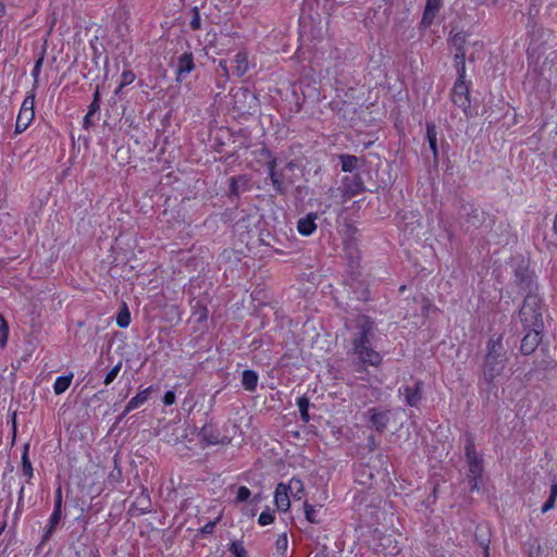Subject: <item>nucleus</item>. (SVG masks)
Instances as JSON below:
<instances>
[{
    "label": "nucleus",
    "instance_id": "1",
    "mask_svg": "<svg viewBox=\"0 0 557 557\" xmlns=\"http://www.w3.org/2000/svg\"><path fill=\"white\" fill-rule=\"evenodd\" d=\"M503 334L494 335L486 343L481 380L487 385V392L495 387V379L503 374L509 360L508 350L503 344Z\"/></svg>",
    "mask_w": 557,
    "mask_h": 557
},
{
    "label": "nucleus",
    "instance_id": "2",
    "mask_svg": "<svg viewBox=\"0 0 557 557\" xmlns=\"http://www.w3.org/2000/svg\"><path fill=\"white\" fill-rule=\"evenodd\" d=\"M513 273V283L525 295H539L537 276L530 268V260L523 256L513 257L510 261Z\"/></svg>",
    "mask_w": 557,
    "mask_h": 557
},
{
    "label": "nucleus",
    "instance_id": "3",
    "mask_svg": "<svg viewBox=\"0 0 557 557\" xmlns=\"http://www.w3.org/2000/svg\"><path fill=\"white\" fill-rule=\"evenodd\" d=\"M527 27L528 36L530 38L528 47L529 53H537V58H540L547 49L555 47L557 36L550 29L539 25L533 17H529Z\"/></svg>",
    "mask_w": 557,
    "mask_h": 557
},
{
    "label": "nucleus",
    "instance_id": "4",
    "mask_svg": "<svg viewBox=\"0 0 557 557\" xmlns=\"http://www.w3.org/2000/svg\"><path fill=\"white\" fill-rule=\"evenodd\" d=\"M519 318L527 330H543V299L540 295H525L519 310Z\"/></svg>",
    "mask_w": 557,
    "mask_h": 557
},
{
    "label": "nucleus",
    "instance_id": "5",
    "mask_svg": "<svg viewBox=\"0 0 557 557\" xmlns=\"http://www.w3.org/2000/svg\"><path fill=\"white\" fill-rule=\"evenodd\" d=\"M344 290L347 295L346 310H359V305L370 299L369 283L360 276V274L351 273L345 280Z\"/></svg>",
    "mask_w": 557,
    "mask_h": 557
},
{
    "label": "nucleus",
    "instance_id": "6",
    "mask_svg": "<svg viewBox=\"0 0 557 557\" xmlns=\"http://www.w3.org/2000/svg\"><path fill=\"white\" fill-rule=\"evenodd\" d=\"M458 218L462 225L469 228L478 230L487 220V213L475 207L474 203L468 202L462 198L458 199Z\"/></svg>",
    "mask_w": 557,
    "mask_h": 557
},
{
    "label": "nucleus",
    "instance_id": "7",
    "mask_svg": "<svg viewBox=\"0 0 557 557\" xmlns=\"http://www.w3.org/2000/svg\"><path fill=\"white\" fill-rule=\"evenodd\" d=\"M455 28H453L449 33L448 44L451 45L456 52L454 54L455 67L457 70V75L461 77L466 75V49L465 46L468 41V33L460 30L454 33Z\"/></svg>",
    "mask_w": 557,
    "mask_h": 557
},
{
    "label": "nucleus",
    "instance_id": "8",
    "mask_svg": "<svg viewBox=\"0 0 557 557\" xmlns=\"http://www.w3.org/2000/svg\"><path fill=\"white\" fill-rule=\"evenodd\" d=\"M366 177H370L368 169L346 175L343 178V196L351 198L367 190Z\"/></svg>",
    "mask_w": 557,
    "mask_h": 557
},
{
    "label": "nucleus",
    "instance_id": "9",
    "mask_svg": "<svg viewBox=\"0 0 557 557\" xmlns=\"http://www.w3.org/2000/svg\"><path fill=\"white\" fill-rule=\"evenodd\" d=\"M465 456L469 473L482 475L484 471L483 457L475 449V437L471 432L465 433Z\"/></svg>",
    "mask_w": 557,
    "mask_h": 557
},
{
    "label": "nucleus",
    "instance_id": "10",
    "mask_svg": "<svg viewBox=\"0 0 557 557\" xmlns=\"http://www.w3.org/2000/svg\"><path fill=\"white\" fill-rule=\"evenodd\" d=\"M451 100L456 106L463 110L467 116H472L469 85L466 82V75L462 77L457 75V79L453 88Z\"/></svg>",
    "mask_w": 557,
    "mask_h": 557
},
{
    "label": "nucleus",
    "instance_id": "11",
    "mask_svg": "<svg viewBox=\"0 0 557 557\" xmlns=\"http://www.w3.org/2000/svg\"><path fill=\"white\" fill-rule=\"evenodd\" d=\"M62 491L61 487H59L55 492L53 511L49 518L48 524L45 528V533L40 544L37 546V549H40L41 546L52 536L62 519Z\"/></svg>",
    "mask_w": 557,
    "mask_h": 557
},
{
    "label": "nucleus",
    "instance_id": "12",
    "mask_svg": "<svg viewBox=\"0 0 557 557\" xmlns=\"http://www.w3.org/2000/svg\"><path fill=\"white\" fill-rule=\"evenodd\" d=\"M358 327L359 333L358 336L354 338L352 345L355 351L360 350L364 347H368L369 344V335L374 329V321L367 315H361L358 319Z\"/></svg>",
    "mask_w": 557,
    "mask_h": 557
},
{
    "label": "nucleus",
    "instance_id": "13",
    "mask_svg": "<svg viewBox=\"0 0 557 557\" xmlns=\"http://www.w3.org/2000/svg\"><path fill=\"white\" fill-rule=\"evenodd\" d=\"M249 176L247 174L235 175L230 178L227 197L237 206L240 195L249 190Z\"/></svg>",
    "mask_w": 557,
    "mask_h": 557
},
{
    "label": "nucleus",
    "instance_id": "14",
    "mask_svg": "<svg viewBox=\"0 0 557 557\" xmlns=\"http://www.w3.org/2000/svg\"><path fill=\"white\" fill-rule=\"evenodd\" d=\"M423 382L414 381L413 385H404L399 388V393L405 396V401L410 407H417L423 397Z\"/></svg>",
    "mask_w": 557,
    "mask_h": 557
},
{
    "label": "nucleus",
    "instance_id": "15",
    "mask_svg": "<svg viewBox=\"0 0 557 557\" xmlns=\"http://www.w3.org/2000/svg\"><path fill=\"white\" fill-rule=\"evenodd\" d=\"M543 330H527L521 341L520 351L522 355H531L542 341Z\"/></svg>",
    "mask_w": 557,
    "mask_h": 557
},
{
    "label": "nucleus",
    "instance_id": "16",
    "mask_svg": "<svg viewBox=\"0 0 557 557\" xmlns=\"http://www.w3.org/2000/svg\"><path fill=\"white\" fill-rule=\"evenodd\" d=\"M198 436L200 437L201 442L206 443V445H218L228 443L227 437H221L220 431L212 424H205L200 429Z\"/></svg>",
    "mask_w": 557,
    "mask_h": 557
},
{
    "label": "nucleus",
    "instance_id": "17",
    "mask_svg": "<svg viewBox=\"0 0 557 557\" xmlns=\"http://www.w3.org/2000/svg\"><path fill=\"white\" fill-rule=\"evenodd\" d=\"M341 169L343 172L349 174L367 169L366 162L362 158H358L354 154L342 153L338 156Z\"/></svg>",
    "mask_w": 557,
    "mask_h": 557
},
{
    "label": "nucleus",
    "instance_id": "18",
    "mask_svg": "<svg viewBox=\"0 0 557 557\" xmlns=\"http://www.w3.org/2000/svg\"><path fill=\"white\" fill-rule=\"evenodd\" d=\"M442 7L443 0H426L420 26L423 28L430 27Z\"/></svg>",
    "mask_w": 557,
    "mask_h": 557
},
{
    "label": "nucleus",
    "instance_id": "19",
    "mask_svg": "<svg viewBox=\"0 0 557 557\" xmlns=\"http://www.w3.org/2000/svg\"><path fill=\"white\" fill-rule=\"evenodd\" d=\"M310 181L309 177H306L305 178V184H300V185H297L293 190H292V197L294 199V202H295V206L297 209H301L304 210L305 209V206H306V200L311 196L314 195V191L313 189H311L307 183Z\"/></svg>",
    "mask_w": 557,
    "mask_h": 557
},
{
    "label": "nucleus",
    "instance_id": "20",
    "mask_svg": "<svg viewBox=\"0 0 557 557\" xmlns=\"http://www.w3.org/2000/svg\"><path fill=\"white\" fill-rule=\"evenodd\" d=\"M389 413L391 412L388 410L382 411L377 408H370L368 410L369 421L375 431L379 433H383L385 431L387 423L389 422Z\"/></svg>",
    "mask_w": 557,
    "mask_h": 557
},
{
    "label": "nucleus",
    "instance_id": "21",
    "mask_svg": "<svg viewBox=\"0 0 557 557\" xmlns=\"http://www.w3.org/2000/svg\"><path fill=\"white\" fill-rule=\"evenodd\" d=\"M317 212H309L297 221V231L301 236H310L317 231Z\"/></svg>",
    "mask_w": 557,
    "mask_h": 557
},
{
    "label": "nucleus",
    "instance_id": "22",
    "mask_svg": "<svg viewBox=\"0 0 557 557\" xmlns=\"http://www.w3.org/2000/svg\"><path fill=\"white\" fill-rule=\"evenodd\" d=\"M425 127V139L428 140L430 149L432 151L434 165L437 166L440 158V150L437 144V127L434 122H426Z\"/></svg>",
    "mask_w": 557,
    "mask_h": 557
},
{
    "label": "nucleus",
    "instance_id": "23",
    "mask_svg": "<svg viewBox=\"0 0 557 557\" xmlns=\"http://www.w3.org/2000/svg\"><path fill=\"white\" fill-rule=\"evenodd\" d=\"M195 69L194 55L191 52H184L178 57L176 75L177 81L186 77Z\"/></svg>",
    "mask_w": 557,
    "mask_h": 557
},
{
    "label": "nucleus",
    "instance_id": "24",
    "mask_svg": "<svg viewBox=\"0 0 557 557\" xmlns=\"http://www.w3.org/2000/svg\"><path fill=\"white\" fill-rule=\"evenodd\" d=\"M276 177L278 181L271 182L273 189L276 191V194L281 196H285L288 191V188L294 184L293 175H288L285 170H278Z\"/></svg>",
    "mask_w": 557,
    "mask_h": 557
},
{
    "label": "nucleus",
    "instance_id": "25",
    "mask_svg": "<svg viewBox=\"0 0 557 557\" xmlns=\"http://www.w3.org/2000/svg\"><path fill=\"white\" fill-rule=\"evenodd\" d=\"M92 49V58L90 64H85L84 69L86 70L85 73H83L85 78H91L96 79L99 77L100 74V62L99 59L101 57V53L98 51L97 47L91 45Z\"/></svg>",
    "mask_w": 557,
    "mask_h": 557
},
{
    "label": "nucleus",
    "instance_id": "26",
    "mask_svg": "<svg viewBox=\"0 0 557 557\" xmlns=\"http://www.w3.org/2000/svg\"><path fill=\"white\" fill-rule=\"evenodd\" d=\"M274 503L277 510L286 512L290 507L289 494L284 483H278L275 488Z\"/></svg>",
    "mask_w": 557,
    "mask_h": 557
},
{
    "label": "nucleus",
    "instance_id": "27",
    "mask_svg": "<svg viewBox=\"0 0 557 557\" xmlns=\"http://www.w3.org/2000/svg\"><path fill=\"white\" fill-rule=\"evenodd\" d=\"M259 375L256 371L246 369L242 373V385L250 393L256 392L258 386Z\"/></svg>",
    "mask_w": 557,
    "mask_h": 557
},
{
    "label": "nucleus",
    "instance_id": "28",
    "mask_svg": "<svg viewBox=\"0 0 557 557\" xmlns=\"http://www.w3.org/2000/svg\"><path fill=\"white\" fill-rule=\"evenodd\" d=\"M356 352L359 355L363 363H368L370 366H377L382 361L381 355L370 347H364L360 350H357Z\"/></svg>",
    "mask_w": 557,
    "mask_h": 557
},
{
    "label": "nucleus",
    "instance_id": "29",
    "mask_svg": "<svg viewBox=\"0 0 557 557\" xmlns=\"http://www.w3.org/2000/svg\"><path fill=\"white\" fill-rule=\"evenodd\" d=\"M153 391V386H149L136 394L126 405V412H131L132 410L138 408L140 405L145 404L151 392Z\"/></svg>",
    "mask_w": 557,
    "mask_h": 557
},
{
    "label": "nucleus",
    "instance_id": "30",
    "mask_svg": "<svg viewBox=\"0 0 557 557\" xmlns=\"http://www.w3.org/2000/svg\"><path fill=\"white\" fill-rule=\"evenodd\" d=\"M136 79V75L131 70H124L121 74V81L117 88L114 91V95L120 99H123L124 88L131 85Z\"/></svg>",
    "mask_w": 557,
    "mask_h": 557
},
{
    "label": "nucleus",
    "instance_id": "31",
    "mask_svg": "<svg viewBox=\"0 0 557 557\" xmlns=\"http://www.w3.org/2000/svg\"><path fill=\"white\" fill-rule=\"evenodd\" d=\"M235 74L238 77L244 76L248 71V57L246 52L239 51L235 54Z\"/></svg>",
    "mask_w": 557,
    "mask_h": 557
},
{
    "label": "nucleus",
    "instance_id": "32",
    "mask_svg": "<svg viewBox=\"0 0 557 557\" xmlns=\"http://www.w3.org/2000/svg\"><path fill=\"white\" fill-rule=\"evenodd\" d=\"M29 443L24 444L22 451V473L27 478V482L33 478V466L28 457Z\"/></svg>",
    "mask_w": 557,
    "mask_h": 557
},
{
    "label": "nucleus",
    "instance_id": "33",
    "mask_svg": "<svg viewBox=\"0 0 557 557\" xmlns=\"http://www.w3.org/2000/svg\"><path fill=\"white\" fill-rule=\"evenodd\" d=\"M34 117H35V113L18 112L17 119H16V123H15V131H14V133L15 134L23 133L29 126V124L32 123Z\"/></svg>",
    "mask_w": 557,
    "mask_h": 557
},
{
    "label": "nucleus",
    "instance_id": "34",
    "mask_svg": "<svg viewBox=\"0 0 557 557\" xmlns=\"http://www.w3.org/2000/svg\"><path fill=\"white\" fill-rule=\"evenodd\" d=\"M296 404L298 406V410H299V413H300V419L305 423H308L310 421V419H311L310 414H309V408L311 406L309 397L307 395H302V396L297 398Z\"/></svg>",
    "mask_w": 557,
    "mask_h": 557
},
{
    "label": "nucleus",
    "instance_id": "35",
    "mask_svg": "<svg viewBox=\"0 0 557 557\" xmlns=\"http://www.w3.org/2000/svg\"><path fill=\"white\" fill-rule=\"evenodd\" d=\"M524 549L528 557H541L542 555V546L537 537H530L524 543Z\"/></svg>",
    "mask_w": 557,
    "mask_h": 557
},
{
    "label": "nucleus",
    "instance_id": "36",
    "mask_svg": "<svg viewBox=\"0 0 557 557\" xmlns=\"http://www.w3.org/2000/svg\"><path fill=\"white\" fill-rule=\"evenodd\" d=\"M285 488L293 495L294 498L300 499L301 494L305 491L304 483L298 478H292L288 484H285Z\"/></svg>",
    "mask_w": 557,
    "mask_h": 557
},
{
    "label": "nucleus",
    "instance_id": "37",
    "mask_svg": "<svg viewBox=\"0 0 557 557\" xmlns=\"http://www.w3.org/2000/svg\"><path fill=\"white\" fill-rule=\"evenodd\" d=\"M73 374L58 376L53 384V392L55 395L63 394L71 385Z\"/></svg>",
    "mask_w": 557,
    "mask_h": 557
},
{
    "label": "nucleus",
    "instance_id": "38",
    "mask_svg": "<svg viewBox=\"0 0 557 557\" xmlns=\"http://www.w3.org/2000/svg\"><path fill=\"white\" fill-rule=\"evenodd\" d=\"M228 135L233 138V143H237V148L247 147L246 141L248 139V132L244 128L237 131L227 129Z\"/></svg>",
    "mask_w": 557,
    "mask_h": 557
},
{
    "label": "nucleus",
    "instance_id": "39",
    "mask_svg": "<svg viewBox=\"0 0 557 557\" xmlns=\"http://www.w3.org/2000/svg\"><path fill=\"white\" fill-rule=\"evenodd\" d=\"M129 323H131V312H129L126 304L124 302L116 315V324L121 329H125L129 325Z\"/></svg>",
    "mask_w": 557,
    "mask_h": 557
},
{
    "label": "nucleus",
    "instance_id": "40",
    "mask_svg": "<svg viewBox=\"0 0 557 557\" xmlns=\"http://www.w3.org/2000/svg\"><path fill=\"white\" fill-rule=\"evenodd\" d=\"M262 245L269 246L273 248L275 251H278L280 248L277 244L280 243L278 238L272 235L269 231H262L259 237Z\"/></svg>",
    "mask_w": 557,
    "mask_h": 557
},
{
    "label": "nucleus",
    "instance_id": "41",
    "mask_svg": "<svg viewBox=\"0 0 557 557\" xmlns=\"http://www.w3.org/2000/svg\"><path fill=\"white\" fill-rule=\"evenodd\" d=\"M475 541L479 543L481 547L485 550V557L488 556V545H490V539L487 536V533L482 527H476L475 533H474Z\"/></svg>",
    "mask_w": 557,
    "mask_h": 557
},
{
    "label": "nucleus",
    "instance_id": "42",
    "mask_svg": "<svg viewBox=\"0 0 557 557\" xmlns=\"http://www.w3.org/2000/svg\"><path fill=\"white\" fill-rule=\"evenodd\" d=\"M227 549L234 557H249L248 552L243 545V541H232Z\"/></svg>",
    "mask_w": 557,
    "mask_h": 557
},
{
    "label": "nucleus",
    "instance_id": "43",
    "mask_svg": "<svg viewBox=\"0 0 557 557\" xmlns=\"http://www.w3.org/2000/svg\"><path fill=\"white\" fill-rule=\"evenodd\" d=\"M304 509H305V517H306L307 521H309L310 523H314V524L321 523V519L318 518V516H317L318 511L313 505L309 504L308 502H305Z\"/></svg>",
    "mask_w": 557,
    "mask_h": 557
},
{
    "label": "nucleus",
    "instance_id": "44",
    "mask_svg": "<svg viewBox=\"0 0 557 557\" xmlns=\"http://www.w3.org/2000/svg\"><path fill=\"white\" fill-rule=\"evenodd\" d=\"M377 459L381 463L380 469L377 470V474L384 479L385 476H388L389 470H388V456L384 455L382 453L377 454Z\"/></svg>",
    "mask_w": 557,
    "mask_h": 557
},
{
    "label": "nucleus",
    "instance_id": "45",
    "mask_svg": "<svg viewBox=\"0 0 557 557\" xmlns=\"http://www.w3.org/2000/svg\"><path fill=\"white\" fill-rule=\"evenodd\" d=\"M9 325L3 315L0 313V347H4L8 342Z\"/></svg>",
    "mask_w": 557,
    "mask_h": 557
},
{
    "label": "nucleus",
    "instance_id": "46",
    "mask_svg": "<svg viewBox=\"0 0 557 557\" xmlns=\"http://www.w3.org/2000/svg\"><path fill=\"white\" fill-rule=\"evenodd\" d=\"M481 480H482V475H476L473 473L467 474V482H468L470 492L479 491V488H480L479 484H480Z\"/></svg>",
    "mask_w": 557,
    "mask_h": 557
},
{
    "label": "nucleus",
    "instance_id": "47",
    "mask_svg": "<svg viewBox=\"0 0 557 557\" xmlns=\"http://www.w3.org/2000/svg\"><path fill=\"white\" fill-rule=\"evenodd\" d=\"M34 103H35V96L34 95L27 96L24 99L23 103H22L20 112H23V113H26V112L35 113V111H34Z\"/></svg>",
    "mask_w": 557,
    "mask_h": 557
},
{
    "label": "nucleus",
    "instance_id": "48",
    "mask_svg": "<svg viewBox=\"0 0 557 557\" xmlns=\"http://www.w3.org/2000/svg\"><path fill=\"white\" fill-rule=\"evenodd\" d=\"M250 496H251V492L247 486H239L237 490L235 502L236 503H245L250 498Z\"/></svg>",
    "mask_w": 557,
    "mask_h": 557
},
{
    "label": "nucleus",
    "instance_id": "49",
    "mask_svg": "<svg viewBox=\"0 0 557 557\" xmlns=\"http://www.w3.org/2000/svg\"><path fill=\"white\" fill-rule=\"evenodd\" d=\"M191 12H193V17L189 23L190 28L193 30H198L201 28V20H200L199 9L197 7H194Z\"/></svg>",
    "mask_w": 557,
    "mask_h": 557
},
{
    "label": "nucleus",
    "instance_id": "50",
    "mask_svg": "<svg viewBox=\"0 0 557 557\" xmlns=\"http://www.w3.org/2000/svg\"><path fill=\"white\" fill-rule=\"evenodd\" d=\"M275 517L274 513L270 510H264L260 513L258 518V523L262 527L271 524L274 521Z\"/></svg>",
    "mask_w": 557,
    "mask_h": 557
},
{
    "label": "nucleus",
    "instance_id": "51",
    "mask_svg": "<svg viewBox=\"0 0 557 557\" xmlns=\"http://www.w3.org/2000/svg\"><path fill=\"white\" fill-rule=\"evenodd\" d=\"M122 362L120 361L116 366H114L106 375L103 383L106 385L111 384L115 377L117 376L119 372L121 371Z\"/></svg>",
    "mask_w": 557,
    "mask_h": 557
},
{
    "label": "nucleus",
    "instance_id": "52",
    "mask_svg": "<svg viewBox=\"0 0 557 557\" xmlns=\"http://www.w3.org/2000/svg\"><path fill=\"white\" fill-rule=\"evenodd\" d=\"M267 168H268V175H269V178L271 182H276L277 183V172L278 170L276 169V160L275 159H272L271 161L267 162Z\"/></svg>",
    "mask_w": 557,
    "mask_h": 557
},
{
    "label": "nucleus",
    "instance_id": "53",
    "mask_svg": "<svg viewBox=\"0 0 557 557\" xmlns=\"http://www.w3.org/2000/svg\"><path fill=\"white\" fill-rule=\"evenodd\" d=\"M115 467L109 474V481L111 483H120L122 480V470L116 466V459L114 458Z\"/></svg>",
    "mask_w": 557,
    "mask_h": 557
},
{
    "label": "nucleus",
    "instance_id": "54",
    "mask_svg": "<svg viewBox=\"0 0 557 557\" xmlns=\"http://www.w3.org/2000/svg\"><path fill=\"white\" fill-rule=\"evenodd\" d=\"M176 400V395H175V392L174 391H166L163 395V398H162V403L165 405V406H171L175 403Z\"/></svg>",
    "mask_w": 557,
    "mask_h": 557
},
{
    "label": "nucleus",
    "instance_id": "55",
    "mask_svg": "<svg viewBox=\"0 0 557 557\" xmlns=\"http://www.w3.org/2000/svg\"><path fill=\"white\" fill-rule=\"evenodd\" d=\"M42 63H44V57L41 55L36 62H35V65L32 70V76L34 77L35 79V83L38 82V76H39V73H40V70H41V66H42Z\"/></svg>",
    "mask_w": 557,
    "mask_h": 557
},
{
    "label": "nucleus",
    "instance_id": "56",
    "mask_svg": "<svg viewBox=\"0 0 557 557\" xmlns=\"http://www.w3.org/2000/svg\"><path fill=\"white\" fill-rule=\"evenodd\" d=\"M194 313H195V314H198V319H197V321H198V322H203V321H206V320H207V318H208V309H207V307H205V306H199V307L195 310V312H194Z\"/></svg>",
    "mask_w": 557,
    "mask_h": 557
},
{
    "label": "nucleus",
    "instance_id": "57",
    "mask_svg": "<svg viewBox=\"0 0 557 557\" xmlns=\"http://www.w3.org/2000/svg\"><path fill=\"white\" fill-rule=\"evenodd\" d=\"M215 524H216L215 521H209L199 530V532L202 535L211 534L213 532L214 528H215Z\"/></svg>",
    "mask_w": 557,
    "mask_h": 557
},
{
    "label": "nucleus",
    "instance_id": "58",
    "mask_svg": "<svg viewBox=\"0 0 557 557\" xmlns=\"http://www.w3.org/2000/svg\"><path fill=\"white\" fill-rule=\"evenodd\" d=\"M8 423H11V428H12V435H13V442L15 440V436H16V431H17V423H16V411L12 412V414L10 416V420L8 421Z\"/></svg>",
    "mask_w": 557,
    "mask_h": 557
},
{
    "label": "nucleus",
    "instance_id": "59",
    "mask_svg": "<svg viewBox=\"0 0 557 557\" xmlns=\"http://www.w3.org/2000/svg\"><path fill=\"white\" fill-rule=\"evenodd\" d=\"M321 173H322V166L320 164H317L313 173H312V181L318 185L321 183Z\"/></svg>",
    "mask_w": 557,
    "mask_h": 557
},
{
    "label": "nucleus",
    "instance_id": "60",
    "mask_svg": "<svg viewBox=\"0 0 557 557\" xmlns=\"http://www.w3.org/2000/svg\"><path fill=\"white\" fill-rule=\"evenodd\" d=\"M555 502H556V498L548 496L547 500L542 506V512L545 513L548 510L553 509L555 506Z\"/></svg>",
    "mask_w": 557,
    "mask_h": 557
},
{
    "label": "nucleus",
    "instance_id": "61",
    "mask_svg": "<svg viewBox=\"0 0 557 557\" xmlns=\"http://www.w3.org/2000/svg\"><path fill=\"white\" fill-rule=\"evenodd\" d=\"M367 447L370 451H374L376 449L377 443L374 435L371 434L367 437Z\"/></svg>",
    "mask_w": 557,
    "mask_h": 557
},
{
    "label": "nucleus",
    "instance_id": "62",
    "mask_svg": "<svg viewBox=\"0 0 557 557\" xmlns=\"http://www.w3.org/2000/svg\"><path fill=\"white\" fill-rule=\"evenodd\" d=\"M223 147H224V141L220 137H215L213 146H212L213 150L215 152L220 153L223 151Z\"/></svg>",
    "mask_w": 557,
    "mask_h": 557
},
{
    "label": "nucleus",
    "instance_id": "63",
    "mask_svg": "<svg viewBox=\"0 0 557 557\" xmlns=\"http://www.w3.org/2000/svg\"><path fill=\"white\" fill-rule=\"evenodd\" d=\"M100 104L99 102H96V101H91V103L88 106V112L89 115H95L96 113L99 112L100 110Z\"/></svg>",
    "mask_w": 557,
    "mask_h": 557
},
{
    "label": "nucleus",
    "instance_id": "64",
    "mask_svg": "<svg viewBox=\"0 0 557 557\" xmlns=\"http://www.w3.org/2000/svg\"><path fill=\"white\" fill-rule=\"evenodd\" d=\"M431 306H432V304H431L430 299L423 296L422 297V314L423 315H428Z\"/></svg>",
    "mask_w": 557,
    "mask_h": 557
}]
</instances>
